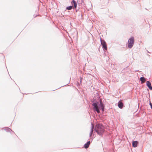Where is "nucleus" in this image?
Wrapping results in <instances>:
<instances>
[{
	"instance_id": "f257e3e1",
	"label": "nucleus",
	"mask_w": 152,
	"mask_h": 152,
	"mask_svg": "<svg viewBox=\"0 0 152 152\" xmlns=\"http://www.w3.org/2000/svg\"><path fill=\"white\" fill-rule=\"evenodd\" d=\"M95 130L98 134L100 135L103 133L104 132V127L102 124H98L96 125Z\"/></svg>"
},
{
	"instance_id": "f03ea898",
	"label": "nucleus",
	"mask_w": 152,
	"mask_h": 152,
	"mask_svg": "<svg viewBox=\"0 0 152 152\" xmlns=\"http://www.w3.org/2000/svg\"><path fill=\"white\" fill-rule=\"evenodd\" d=\"M134 43V39H129L128 41V46L129 48H131L133 46Z\"/></svg>"
},
{
	"instance_id": "7ed1b4c3",
	"label": "nucleus",
	"mask_w": 152,
	"mask_h": 152,
	"mask_svg": "<svg viewBox=\"0 0 152 152\" xmlns=\"http://www.w3.org/2000/svg\"><path fill=\"white\" fill-rule=\"evenodd\" d=\"M101 42L103 48L106 50H107V44L105 41L102 39H101Z\"/></svg>"
},
{
	"instance_id": "20e7f679",
	"label": "nucleus",
	"mask_w": 152,
	"mask_h": 152,
	"mask_svg": "<svg viewBox=\"0 0 152 152\" xmlns=\"http://www.w3.org/2000/svg\"><path fill=\"white\" fill-rule=\"evenodd\" d=\"M92 105L94 106V109L98 113H100V111L99 110V107H98L97 104L96 103H94Z\"/></svg>"
},
{
	"instance_id": "39448f33",
	"label": "nucleus",
	"mask_w": 152,
	"mask_h": 152,
	"mask_svg": "<svg viewBox=\"0 0 152 152\" xmlns=\"http://www.w3.org/2000/svg\"><path fill=\"white\" fill-rule=\"evenodd\" d=\"M146 85L150 90H152V87L151 86V83L149 81L146 82Z\"/></svg>"
},
{
	"instance_id": "423d86ee",
	"label": "nucleus",
	"mask_w": 152,
	"mask_h": 152,
	"mask_svg": "<svg viewBox=\"0 0 152 152\" xmlns=\"http://www.w3.org/2000/svg\"><path fill=\"white\" fill-rule=\"evenodd\" d=\"M138 142L137 141H133L132 145L133 147L135 148L137 147Z\"/></svg>"
},
{
	"instance_id": "0eeeda50",
	"label": "nucleus",
	"mask_w": 152,
	"mask_h": 152,
	"mask_svg": "<svg viewBox=\"0 0 152 152\" xmlns=\"http://www.w3.org/2000/svg\"><path fill=\"white\" fill-rule=\"evenodd\" d=\"M118 107L121 109L123 107V103L120 101L118 102Z\"/></svg>"
},
{
	"instance_id": "6e6552de",
	"label": "nucleus",
	"mask_w": 152,
	"mask_h": 152,
	"mask_svg": "<svg viewBox=\"0 0 152 152\" xmlns=\"http://www.w3.org/2000/svg\"><path fill=\"white\" fill-rule=\"evenodd\" d=\"M90 144V142L88 141L84 145V148H88Z\"/></svg>"
},
{
	"instance_id": "1a4fd4ad",
	"label": "nucleus",
	"mask_w": 152,
	"mask_h": 152,
	"mask_svg": "<svg viewBox=\"0 0 152 152\" xmlns=\"http://www.w3.org/2000/svg\"><path fill=\"white\" fill-rule=\"evenodd\" d=\"M140 80L142 83H145L146 81L145 79L143 77H140Z\"/></svg>"
},
{
	"instance_id": "9d476101",
	"label": "nucleus",
	"mask_w": 152,
	"mask_h": 152,
	"mask_svg": "<svg viewBox=\"0 0 152 152\" xmlns=\"http://www.w3.org/2000/svg\"><path fill=\"white\" fill-rule=\"evenodd\" d=\"M99 108H101L102 109V111H104V105L101 102L100 103V106L99 107Z\"/></svg>"
},
{
	"instance_id": "9b49d317",
	"label": "nucleus",
	"mask_w": 152,
	"mask_h": 152,
	"mask_svg": "<svg viewBox=\"0 0 152 152\" xmlns=\"http://www.w3.org/2000/svg\"><path fill=\"white\" fill-rule=\"evenodd\" d=\"M72 4H73L74 6V7L75 8H76L77 7V3L75 1V0H73L71 2Z\"/></svg>"
},
{
	"instance_id": "f8f14e48",
	"label": "nucleus",
	"mask_w": 152,
	"mask_h": 152,
	"mask_svg": "<svg viewBox=\"0 0 152 152\" xmlns=\"http://www.w3.org/2000/svg\"><path fill=\"white\" fill-rule=\"evenodd\" d=\"M72 6H70L68 7H67L66 8V9L68 10H71L72 9Z\"/></svg>"
},
{
	"instance_id": "ddd939ff",
	"label": "nucleus",
	"mask_w": 152,
	"mask_h": 152,
	"mask_svg": "<svg viewBox=\"0 0 152 152\" xmlns=\"http://www.w3.org/2000/svg\"><path fill=\"white\" fill-rule=\"evenodd\" d=\"M93 126H92V128L91 129V133H92L93 132Z\"/></svg>"
},
{
	"instance_id": "4468645a",
	"label": "nucleus",
	"mask_w": 152,
	"mask_h": 152,
	"mask_svg": "<svg viewBox=\"0 0 152 152\" xmlns=\"http://www.w3.org/2000/svg\"><path fill=\"white\" fill-rule=\"evenodd\" d=\"M150 105L151 106V108H152V104L151 102H150Z\"/></svg>"
}]
</instances>
